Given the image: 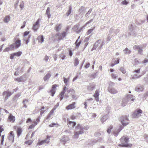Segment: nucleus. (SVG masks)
I'll return each instance as SVG.
<instances>
[{
    "mask_svg": "<svg viewBox=\"0 0 148 148\" xmlns=\"http://www.w3.org/2000/svg\"><path fill=\"white\" fill-rule=\"evenodd\" d=\"M84 129L87 130L88 128L87 127H85L84 128L81 125L79 124H78L75 127V130L74 132V138H77L79 134H82L84 133Z\"/></svg>",
    "mask_w": 148,
    "mask_h": 148,
    "instance_id": "obj_1",
    "label": "nucleus"
},
{
    "mask_svg": "<svg viewBox=\"0 0 148 148\" xmlns=\"http://www.w3.org/2000/svg\"><path fill=\"white\" fill-rule=\"evenodd\" d=\"M120 140L121 144L119 145L120 147H129L132 146V144L128 143L129 141V138L127 137L123 136L120 139Z\"/></svg>",
    "mask_w": 148,
    "mask_h": 148,
    "instance_id": "obj_2",
    "label": "nucleus"
},
{
    "mask_svg": "<svg viewBox=\"0 0 148 148\" xmlns=\"http://www.w3.org/2000/svg\"><path fill=\"white\" fill-rule=\"evenodd\" d=\"M104 44L105 41L103 39H99L95 44L92 51L96 49L97 47H98L99 49H101Z\"/></svg>",
    "mask_w": 148,
    "mask_h": 148,
    "instance_id": "obj_3",
    "label": "nucleus"
},
{
    "mask_svg": "<svg viewBox=\"0 0 148 148\" xmlns=\"http://www.w3.org/2000/svg\"><path fill=\"white\" fill-rule=\"evenodd\" d=\"M146 44H143V45H134L133 47V48L134 50H138V53L140 54H142L143 52L142 49L146 47Z\"/></svg>",
    "mask_w": 148,
    "mask_h": 148,
    "instance_id": "obj_4",
    "label": "nucleus"
},
{
    "mask_svg": "<svg viewBox=\"0 0 148 148\" xmlns=\"http://www.w3.org/2000/svg\"><path fill=\"white\" fill-rule=\"evenodd\" d=\"M120 120L122 125L124 126H125L129 123L127 122L129 121L128 119L126 116H123L121 117Z\"/></svg>",
    "mask_w": 148,
    "mask_h": 148,
    "instance_id": "obj_5",
    "label": "nucleus"
},
{
    "mask_svg": "<svg viewBox=\"0 0 148 148\" xmlns=\"http://www.w3.org/2000/svg\"><path fill=\"white\" fill-rule=\"evenodd\" d=\"M142 114V111L140 109H137L133 112L132 116L136 118H138Z\"/></svg>",
    "mask_w": 148,
    "mask_h": 148,
    "instance_id": "obj_6",
    "label": "nucleus"
},
{
    "mask_svg": "<svg viewBox=\"0 0 148 148\" xmlns=\"http://www.w3.org/2000/svg\"><path fill=\"white\" fill-rule=\"evenodd\" d=\"M13 93L14 92L11 93L8 90L3 92L2 93V95L4 97L5 101H6Z\"/></svg>",
    "mask_w": 148,
    "mask_h": 148,
    "instance_id": "obj_7",
    "label": "nucleus"
},
{
    "mask_svg": "<svg viewBox=\"0 0 148 148\" xmlns=\"http://www.w3.org/2000/svg\"><path fill=\"white\" fill-rule=\"evenodd\" d=\"M66 32H64L62 33H58L56 34V36H58L59 40H60L64 38L66 36Z\"/></svg>",
    "mask_w": 148,
    "mask_h": 148,
    "instance_id": "obj_8",
    "label": "nucleus"
},
{
    "mask_svg": "<svg viewBox=\"0 0 148 148\" xmlns=\"http://www.w3.org/2000/svg\"><path fill=\"white\" fill-rule=\"evenodd\" d=\"M50 138V136H47V138L44 140H42L39 142H38V144L39 145H41L45 143H48L49 142V140Z\"/></svg>",
    "mask_w": 148,
    "mask_h": 148,
    "instance_id": "obj_9",
    "label": "nucleus"
},
{
    "mask_svg": "<svg viewBox=\"0 0 148 148\" xmlns=\"http://www.w3.org/2000/svg\"><path fill=\"white\" fill-rule=\"evenodd\" d=\"M108 91L112 94H114L118 92L116 90L111 86H109L108 88Z\"/></svg>",
    "mask_w": 148,
    "mask_h": 148,
    "instance_id": "obj_10",
    "label": "nucleus"
},
{
    "mask_svg": "<svg viewBox=\"0 0 148 148\" xmlns=\"http://www.w3.org/2000/svg\"><path fill=\"white\" fill-rule=\"evenodd\" d=\"M67 123L69 127L70 128L73 127L76 124L75 122L70 121L69 119H67Z\"/></svg>",
    "mask_w": 148,
    "mask_h": 148,
    "instance_id": "obj_11",
    "label": "nucleus"
},
{
    "mask_svg": "<svg viewBox=\"0 0 148 148\" xmlns=\"http://www.w3.org/2000/svg\"><path fill=\"white\" fill-rule=\"evenodd\" d=\"M123 127L122 126H120L119 129H116L113 132V134L115 136H117L118 133L123 129Z\"/></svg>",
    "mask_w": 148,
    "mask_h": 148,
    "instance_id": "obj_12",
    "label": "nucleus"
},
{
    "mask_svg": "<svg viewBox=\"0 0 148 148\" xmlns=\"http://www.w3.org/2000/svg\"><path fill=\"white\" fill-rule=\"evenodd\" d=\"M14 134L13 131H11L9 135L8 139L10 141L14 142Z\"/></svg>",
    "mask_w": 148,
    "mask_h": 148,
    "instance_id": "obj_13",
    "label": "nucleus"
},
{
    "mask_svg": "<svg viewBox=\"0 0 148 148\" xmlns=\"http://www.w3.org/2000/svg\"><path fill=\"white\" fill-rule=\"evenodd\" d=\"M58 86L57 84H54L52 86L51 89L50 90V92L51 93V96H53L56 92V87Z\"/></svg>",
    "mask_w": 148,
    "mask_h": 148,
    "instance_id": "obj_14",
    "label": "nucleus"
},
{
    "mask_svg": "<svg viewBox=\"0 0 148 148\" xmlns=\"http://www.w3.org/2000/svg\"><path fill=\"white\" fill-rule=\"evenodd\" d=\"M144 89L143 86H138L136 87L135 88V91L138 92L143 91Z\"/></svg>",
    "mask_w": 148,
    "mask_h": 148,
    "instance_id": "obj_15",
    "label": "nucleus"
},
{
    "mask_svg": "<svg viewBox=\"0 0 148 148\" xmlns=\"http://www.w3.org/2000/svg\"><path fill=\"white\" fill-rule=\"evenodd\" d=\"M40 19H38L34 25L33 29L35 31H36L39 27V22Z\"/></svg>",
    "mask_w": 148,
    "mask_h": 148,
    "instance_id": "obj_16",
    "label": "nucleus"
},
{
    "mask_svg": "<svg viewBox=\"0 0 148 148\" xmlns=\"http://www.w3.org/2000/svg\"><path fill=\"white\" fill-rule=\"evenodd\" d=\"M93 96L95 98V100L97 101H99V92L98 90H96Z\"/></svg>",
    "mask_w": 148,
    "mask_h": 148,
    "instance_id": "obj_17",
    "label": "nucleus"
},
{
    "mask_svg": "<svg viewBox=\"0 0 148 148\" xmlns=\"http://www.w3.org/2000/svg\"><path fill=\"white\" fill-rule=\"evenodd\" d=\"M51 74L50 72H48L43 77V80L45 81H48L51 76Z\"/></svg>",
    "mask_w": 148,
    "mask_h": 148,
    "instance_id": "obj_18",
    "label": "nucleus"
},
{
    "mask_svg": "<svg viewBox=\"0 0 148 148\" xmlns=\"http://www.w3.org/2000/svg\"><path fill=\"white\" fill-rule=\"evenodd\" d=\"M69 140V138L66 136H63L62 139L61 140V142H63V144L64 145L65 143Z\"/></svg>",
    "mask_w": 148,
    "mask_h": 148,
    "instance_id": "obj_19",
    "label": "nucleus"
},
{
    "mask_svg": "<svg viewBox=\"0 0 148 148\" xmlns=\"http://www.w3.org/2000/svg\"><path fill=\"white\" fill-rule=\"evenodd\" d=\"M14 44L16 48H17L19 47L21 45L20 40L19 39H17Z\"/></svg>",
    "mask_w": 148,
    "mask_h": 148,
    "instance_id": "obj_20",
    "label": "nucleus"
},
{
    "mask_svg": "<svg viewBox=\"0 0 148 148\" xmlns=\"http://www.w3.org/2000/svg\"><path fill=\"white\" fill-rule=\"evenodd\" d=\"M75 102H73L72 103L66 107V109L67 110L72 109L75 108Z\"/></svg>",
    "mask_w": 148,
    "mask_h": 148,
    "instance_id": "obj_21",
    "label": "nucleus"
},
{
    "mask_svg": "<svg viewBox=\"0 0 148 148\" xmlns=\"http://www.w3.org/2000/svg\"><path fill=\"white\" fill-rule=\"evenodd\" d=\"M8 119L10 122L12 123L14 122L15 120V116L12 115L11 114L8 116Z\"/></svg>",
    "mask_w": 148,
    "mask_h": 148,
    "instance_id": "obj_22",
    "label": "nucleus"
},
{
    "mask_svg": "<svg viewBox=\"0 0 148 148\" xmlns=\"http://www.w3.org/2000/svg\"><path fill=\"white\" fill-rule=\"evenodd\" d=\"M39 42L42 43L44 40V38L43 37V35L39 36L37 38Z\"/></svg>",
    "mask_w": 148,
    "mask_h": 148,
    "instance_id": "obj_23",
    "label": "nucleus"
},
{
    "mask_svg": "<svg viewBox=\"0 0 148 148\" xmlns=\"http://www.w3.org/2000/svg\"><path fill=\"white\" fill-rule=\"evenodd\" d=\"M86 9L83 6L81 7L79 9V12L80 14H83L85 13V11Z\"/></svg>",
    "mask_w": 148,
    "mask_h": 148,
    "instance_id": "obj_24",
    "label": "nucleus"
},
{
    "mask_svg": "<svg viewBox=\"0 0 148 148\" xmlns=\"http://www.w3.org/2000/svg\"><path fill=\"white\" fill-rule=\"evenodd\" d=\"M108 115H106L103 116L100 119V121L102 123H103L106 120L108 119Z\"/></svg>",
    "mask_w": 148,
    "mask_h": 148,
    "instance_id": "obj_25",
    "label": "nucleus"
},
{
    "mask_svg": "<svg viewBox=\"0 0 148 148\" xmlns=\"http://www.w3.org/2000/svg\"><path fill=\"white\" fill-rule=\"evenodd\" d=\"M133 97H134L133 96L131 95H129L127 96V98L126 99H127V101L128 100H130L131 101L133 102L134 100V99L133 98Z\"/></svg>",
    "mask_w": 148,
    "mask_h": 148,
    "instance_id": "obj_26",
    "label": "nucleus"
},
{
    "mask_svg": "<svg viewBox=\"0 0 148 148\" xmlns=\"http://www.w3.org/2000/svg\"><path fill=\"white\" fill-rule=\"evenodd\" d=\"M127 103V99L126 98L123 99L121 103L122 106L123 107L125 106Z\"/></svg>",
    "mask_w": 148,
    "mask_h": 148,
    "instance_id": "obj_27",
    "label": "nucleus"
},
{
    "mask_svg": "<svg viewBox=\"0 0 148 148\" xmlns=\"http://www.w3.org/2000/svg\"><path fill=\"white\" fill-rule=\"evenodd\" d=\"M10 20V16H7L4 18V22L5 23H8L9 21Z\"/></svg>",
    "mask_w": 148,
    "mask_h": 148,
    "instance_id": "obj_28",
    "label": "nucleus"
},
{
    "mask_svg": "<svg viewBox=\"0 0 148 148\" xmlns=\"http://www.w3.org/2000/svg\"><path fill=\"white\" fill-rule=\"evenodd\" d=\"M123 51L124 52L125 54H129L131 53L130 50H129L127 48H126L125 49L123 50Z\"/></svg>",
    "mask_w": 148,
    "mask_h": 148,
    "instance_id": "obj_29",
    "label": "nucleus"
},
{
    "mask_svg": "<svg viewBox=\"0 0 148 148\" xmlns=\"http://www.w3.org/2000/svg\"><path fill=\"white\" fill-rule=\"evenodd\" d=\"M46 14L47 15L48 18H49L50 17V8L49 7H48L46 10Z\"/></svg>",
    "mask_w": 148,
    "mask_h": 148,
    "instance_id": "obj_30",
    "label": "nucleus"
},
{
    "mask_svg": "<svg viewBox=\"0 0 148 148\" xmlns=\"http://www.w3.org/2000/svg\"><path fill=\"white\" fill-rule=\"evenodd\" d=\"M80 38V36H79L78 38L76 40L75 42V44H76V48H78V47H79V46L80 44H81V41H80L79 42H78V40Z\"/></svg>",
    "mask_w": 148,
    "mask_h": 148,
    "instance_id": "obj_31",
    "label": "nucleus"
},
{
    "mask_svg": "<svg viewBox=\"0 0 148 148\" xmlns=\"http://www.w3.org/2000/svg\"><path fill=\"white\" fill-rule=\"evenodd\" d=\"M72 10V7L71 6L69 7V9L68 11L66 13V15L67 16H68L71 13Z\"/></svg>",
    "mask_w": 148,
    "mask_h": 148,
    "instance_id": "obj_32",
    "label": "nucleus"
},
{
    "mask_svg": "<svg viewBox=\"0 0 148 148\" xmlns=\"http://www.w3.org/2000/svg\"><path fill=\"white\" fill-rule=\"evenodd\" d=\"M128 29L129 31L131 32L130 35L132 34V32H134V30L133 29V27L132 24L129 25L128 27Z\"/></svg>",
    "mask_w": 148,
    "mask_h": 148,
    "instance_id": "obj_33",
    "label": "nucleus"
},
{
    "mask_svg": "<svg viewBox=\"0 0 148 148\" xmlns=\"http://www.w3.org/2000/svg\"><path fill=\"white\" fill-rule=\"evenodd\" d=\"M22 130L20 128H18L17 131V136L18 137L21 135Z\"/></svg>",
    "mask_w": 148,
    "mask_h": 148,
    "instance_id": "obj_34",
    "label": "nucleus"
},
{
    "mask_svg": "<svg viewBox=\"0 0 148 148\" xmlns=\"http://www.w3.org/2000/svg\"><path fill=\"white\" fill-rule=\"evenodd\" d=\"M62 26L60 24L56 25L55 29L56 31H58L60 30Z\"/></svg>",
    "mask_w": 148,
    "mask_h": 148,
    "instance_id": "obj_35",
    "label": "nucleus"
},
{
    "mask_svg": "<svg viewBox=\"0 0 148 148\" xmlns=\"http://www.w3.org/2000/svg\"><path fill=\"white\" fill-rule=\"evenodd\" d=\"M79 63V60L77 58H75L74 62V65L75 66L77 65Z\"/></svg>",
    "mask_w": 148,
    "mask_h": 148,
    "instance_id": "obj_36",
    "label": "nucleus"
},
{
    "mask_svg": "<svg viewBox=\"0 0 148 148\" xmlns=\"http://www.w3.org/2000/svg\"><path fill=\"white\" fill-rule=\"evenodd\" d=\"M34 124H32L31 125H30L29 126V128L31 129H32L37 124V123L36 122V121H34Z\"/></svg>",
    "mask_w": 148,
    "mask_h": 148,
    "instance_id": "obj_37",
    "label": "nucleus"
},
{
    "mask_svg": "<svg viewBox=\"0 0 148 148\" xmlns=\"http://www.w3.org/2000/svg\"><path fill=\"white\" fill-rule=\"evenodd\" d=\"M141 76L140 75L138 76L137 74H135L132 77V78L133 79H137L139 78Z\"/></svg>",
    "mask_w": 148,
    "mask_h": 148,
    "instance_id": "obj_38",
    "label": "nucleus"
},
{
    "mask_svg": "<svg viewBox=\"0 0 148 148\" xmlns=\"http://www.w3.org/2000/svg\"><path fill=\"white\" fill-rule=\"evenodd\" d=\"M102 141V139L100 138L98 140H95L94 141L92 142V143L91 144V145H93L95 143L99 142H101Z\"/></svg>",
    "mask_w": 148,
    "mask_h": 148,
    "instance_id": "obj_39",
    "label": "nucleus"
},
{
    "mask_svg": "<svg viewBox=\"0 0 148 148\" xmlns=\"http://www.w3.org/2000/svg\"><path fill=\"white\" fill-rule=\"evenodd\" d=\"M64 79V82L65 84L67 86V82L69 81V78H66L64 77H63Z\"/></svg>",
    "mask_w": 148,
    "mask_h": 148,
    "instance_id": "obj_40",
    "label": "nucleus"
},
{
    "mask_svg": "<svg viewBox=\"0 0 148 148\" xmlns=\"http://www.w3.org/2000/svg\"><path fill=\"white\" fill-rule=\"evenodd\" d=\"M67 92L68 93H71V95L72 94H74L75 93V90H74L72 89H70L69 90H68L67 91Z\"/></svg>",
    "mask_w": 148,
    "mask_h": 148,
    "instance_id": "obj_41",
    "label": "nucleus"
},
{
    "mask_svg": "<svg viewBox=\"0 0 148 148\" xmlns=\"http://www.w3.org/2000/svg\"><path fill=\"white\" fill-rule=\"evenodd\" d=\"M21 93H19L16 94L14 97V100L17 101L18 98L21 96Z\"/></svg>",
    "mask_w": 148,
    "mask_h": 148,
    "instance_id": "obj_42",
    "label": "nucleus"
},
{
    "mask_svg": "<svg viewBox=\"0 0 148 148\" xmlns=\"http://www.w3.org/2000/svg\"><path fill=\"white\" fill-rule=\"evenodd\" d=\"M145 22L144 21H142L140 20L139 21H137L136 22V23L138 25H141L143 23Z\"/></svg>",
    "mask_w": 148,
    "mask_h": 148,
    "instance_id": "obj_43",
    "label": "nucleus"
},
{
    "mask_svg": "<svg viewBox=\"0 0 148 148\" xmlns=\"http://www.w3.org/2000/svg\"><path fill=\"white\" fill-rule=\"evenodd\" d=\"M120 70L123 74H125L126 73V71L125 69L123 67L121 68Z\"/></svg>",
    "mask_w": 148,
    "mask_h": 148,
    "instance_id": "obj_44",
    "label": "nucleus"
},
{
    "mask_svg": "<svg viewBox=\"0 0 148 148\" xmlns=\"http://www.w3.org/2000/svg\"><path fill=\"white\" fill-rule=\"evenodd\" d=\"M92 11V9H90L88 11L86 14L85 16L86 17H87L91 13Z\"/></svg>",
    "mask_w": 148,
    "mask_h": 148,
    "instance_id": "obj_45",
    "label": "nucleus"
},
{
    "mask_svg": "<svg viewBox=\"0 0 148 148\" xmlns=\"http://www.w3.org/2000/svg\"><path fill=\"white\" fill-rule=\"evenodd\" d=\"M10 49V50H12L15 47L14 45V43L12 44V45H10L9 47Z\"/></svg>",
    "mask_w": 148,
    "mask_h": 148,
    "instance_id": "obj_46",
    "label": "nucleus"
},
{
    "mask_svg": "<svg viewBox=\"0 0 148 148\" xmlns=\"http://www.w3.org/2000/svg\"><path fill=\"white\" fill-rule=\"evenodd\" d=\"M14 54L15 56H19L21 55L22 52H17L15 53H14Z\"/></svg>",
    "mask_w": 148,
    "mask_h": 148,
    "instance_id": "obj_47",
    "label": "nucleus"
},
{
    "mask_svg": "<svg viewBox=\"0 0 148 148\" xmlns=\"http://www.w3.org/2000/svg\"><path fill=\"white\" fill-rule=\"evenodd\" d=\"M111 76L112 78L114 79H116L117 78V75L116 74H115L114 73H112L111 74Z\"/></svg>",
    "mask_w": 148,
    "mask_h": 148,
    "instance_id": "obj_48",
    "label": "nucleus"
},
{
    "mask_svg": "<svg viewBox=\"0 0 148 148\" xmlns=\"http://www.w3.org/2000/svg\"><path fill=\"white\" fill-rule=\"evenodd\" d=\"M113 127L112 126H110L109 128L107 129V132L109 134H110V132L111 131V129H112L113 128Z\"/></svg>",
    "mask_w": 148,
    "mask_h": 148,
    "instance_id": "obj_49",
    "label": "nucleus"
},
{
    "mask_svg": "<svg viewBox=\"0 0 148 148\" xmlns=\"http://www.w3.org/2000/svg\"><path fill=\"white\" fill-rule=\"evenodd\" d=\"M33 141V140H29L26 142H25V143L27 144H28V145H30L32 144V143Z\"/></svg>",
    "mask_w": 148,
    "mask_h": 148,
    "instance_id": "obj_50",
    "label": "nucleus"
},
{
    "mask_svg": "<svg viewBox=\"0 0 148 148\" xmlns=\"http://www.w3.org/2000/svg\"><path fill=\"white\" fill-rule=\"evenodd\" d=\"M26 101L27 102H28L27 100L25 99L23 101V104L24 105L23 107L25 108H27V106L25 103V102Z\"/></svg>",
    "mask_w": 148,
    "mask_h": 148,
    "instance_id": "obj_51",
    "label": "nucleus"
},
{
    "mask_svg": "<svg viewBox=\"0 0 148 148\" xmlns=\"http://www.w3.org/2000/svg\"><path fill=\"white\" fill-rule=\"evenodd\" d=\"M94 135L96 137H98L100 136L101 134L100 132H98L95 133Z\"/></svg>",
    "mask_w": 148,
    "mask_h": 148,
    "instance_id": "obj_52",
    "label": "nucleus"
},
{
    "mask_svg": "<svg viewBox=\"0 0 148 148\" xmlns=\"http://www.w3.org/2000/svg\"><path fill=\"white\" fill-rule=\"evenodd\" d=\"M90 66V63L89 62H87L86 64V65L84 66V68L87 69Z\"/></svg>",
    "mask_w": 148,
    "mask_h": 148,
    "instance_id": "obj_53",
    "label": "nucleus"
},
{
    "mask_svg": "<svg viewBox=\"0 0 148 148\" xmlns=\"http://www.w3.org/2000/svg\"><path fill=\"white\" fill-rule=\"evenodd\" d=\"M15 81H17L18 82H22L21 80V79H20L19 77H17L16 78H15L14 79Z\"/></svg>",
    "mask_w": 148,
    "mask_h": 148,
    "instance_id": "obj_54",
    "label": "nucleus"
},
{
    "mask_svg": "<svg viewBox=\"0 0 148 148\" xmlns=\"http://www.w3.org/2000/svg\"><path fill=\"white\" fill-rule=\"evenodd\" d=\"M110 106H107L106 108V112L109 113L110 112Z\"/></svg>",
    "mask_w": 148,
    "mask_h": 148,
    "instance_id": "obj_55",
    "label": "nucleus"
},
{
    "mask_svg": "<svg viewBox=\"0 0 148 148\" xmlns=\"http://www.w3.org/2000/svg\"><path fill=\"white\" fill-rule=\"evenodd\" d=\"M128 2L126 0L121 2V4L123 5H126L127 4Z\"/></svg>",
    "mask_w": 148,
    "mask_h": 148,
    "instance_id": "obj_56",
    "label": "nucleus"
},
{
    "mask_svg": "<svg viewBox=\"0 0 148 148\" xmlns=\"http://www.w3.org/2000/svg\"><path fill=\"white\" fill-rule=\"evenodd\" d=\"M93 29H90L87 32L88 35H89L93 31Z\"/></svg>",
    "mask_w": 148,
    "mask_h": 148,
    "instance_id": "obj_57",
    "label": "nucleus"
},
{
    "mask_svg": "<svg viewBox=\"0 0 148 148\" xmlns=\"http://www.w3.org/2000/svg\"><path fill=\"white\" fill-rule=\"evenodd\" d=\"M59 56H60V57L61 58L62 60L64 59L65 57H66L65 55H64V54H60V55H59Z\"/></svg>",
    "mask_w": 148,
    "mask_h": 148,
    "instance_id": "obj_58",
    "label": "nucleus"
},
{
    "mask_svg": "<svg viewBox=\"0 0 148 148\" xmlns=\"http://www.w3.org/2000/svg\"><path fill=\"white\" fill-rule=\"evenodd\" d=\"M49 59V57L47 55H45V57L44 59L46 62H47Z\"/></svg>",
    "mask_w": 148,
    "mask_h": 148,
    "instance_id": "obj_59",
    "label": "nucleus"
},
{
    "mask_svg": "<svg viewBox=\"0 0 148 148\" xmlns=\"http://www.w3.org/2000/svg\"><path fill=\"white\" fill-rule=\"evenodd\" d=\"M109 86H114L115 85V83L112 82H109Z\"/></svg>",
    "mask_w": 148,
    "mask_h": 148,
    "instance_id": "obj_60",
    "label": "nucleus"
},
{
    "mask_svg": "<svg viewBox=\"0 0 148 148\" xmlns=\"http://www.w3.org/2000/svg\"><path fill=\"white\" fill-rule=\"evenodd\" d=\"M10 50L9 47L6 48L3 50V52H5L8 51H9Z\"/></svg>",
    "mask_w": 148,
    "mask_h": 148,
    "instance_id": "obj_61",
    "label": "nucleus"
},
{
    "mask_svg": "<svg viewBox=\"0 0 148 148\" xmlns=\"http://www.w3.org/2000/svg\"><path fill=\"white\" fill-rule=\"evenodd\" d=\"M59 103H58L56 105L54 106V108H53V110H56V109L59 106Z\"/></svg>",
    "mask_w": 148,
    "mask_h": 148,
    "instance_id": "obj_62",
    "label": "nucleus"
},
{
    "mask_svg": "<svg viewBox=\"0 0 148 148\" xmlns=\"http://www.w3.org/2000/svg\"><path fill=\"white\" fill-rule=\"evenodd\" d=\"M93 19H91V20H89V21H88V22H87L85 24V26H86L89 23H91L93 21Z\"/></svg>",
    "mask_w": 148,
    "mask_h": 148,
    "instance_id": "obj_63",
    "label": "nucleus"
},
{
    "mask_svg": "<svg viewBox=\"0 0 148 148\" xmlns=\"http://www.w3.org/2000/svg\"><path fill=\"white\" fill-rule=\"evenodd\" d=\"M146 96H148V91H147V92L145 93L143 95V97L144 98H145Z\"/></svg>",
    "mask_w": 148,
    "mask_h": 148,
    "instance_id": "obj_64",
    "label": "nucleus"
}]
</instances>
